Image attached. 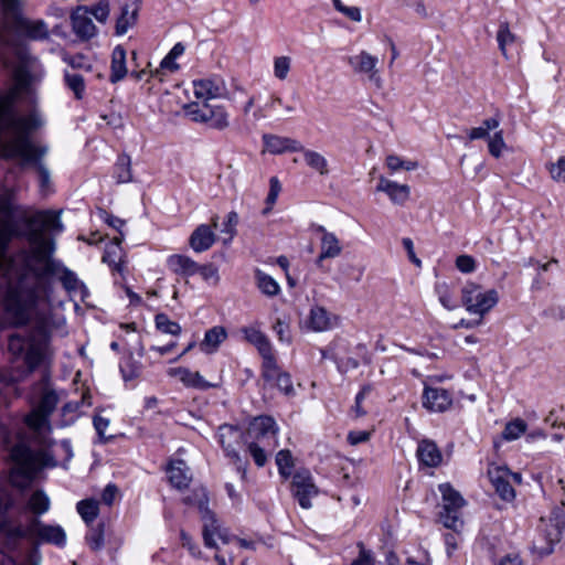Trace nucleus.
<instances>
[{"instance_id": "nucleus-1", "label": "nucleus", "mask_w": 565, "mask_h": 565, "mask_svg": "<svg viewBox=\"0 0 565 565\" xmlns=\"http://www.w3.org/2000/svg\"><path fill=\"white\" fill-rule=\"evenodd\" d=\"M55 242L44 238L40 232L31 237V249L18 254L14 267L8 275L9 291L7 311L14 323L24 326L30 322L35 305L40 299L44 279L58 276L63 287L70 292L87 294V288L76 274L66 268L60 260L53 258Z\"/></svg>"}, {"instance_id": "nucleus-2", "label": "nucleus", "mask_w": 565, "mask_h": 565, "mask_svg": "<svg viewBox=\"0 0 565 565\" xmlns=\"http://www.w3.org/2000/svg\"><path fill=\"white\" fill-rule=\"evenodd\" d=\"M42 124V119L36 111H32L20 119L7 116V119L4 118V121H0V125L11 129V137L9 140L1 142L0 158H19L23 163H32L39 174L41 191L45 192L51 184L50 171L42 161V158L47 152V147H38L30 140V135L40 128Z\"/></svg>"}, {"instance_id": "nucleus-3", "label": "nucleus", "mask_w": 565, "mask_h": 565, "mask_svg": "<svg viewBox=\"0 0 565 565\" xmlns=\"http://www.w3.org/2000/svg\"><path fill=\"white\" fill-rule=\"evenodd\" d=\"M29 535L57 546H63L66 540L65 532L61 526L43 524L36 518L30 521L28 527H23L19 520L10 516L0 520V543L7 548H17L20 542Z\"/></svg>"}, {"instance_id": "nucleus-4", "label": "nucleus", "mask_w": 565, "mask_h": 565, "mask_svg": "<svg viewBox=\"0 0 565 565\" xmlns=\"http://www.w3.org/2000/svg\"><path fill=\"white\" fill-rule=\"evenodd\" d=\"M10 457L13 461L10 479L12 484L20 489L29 487L38 471L45 465V455L33 451L23 443L12 447Z\"/></svg>"}, {"instance_id": "nucleus-5", "label": "nucleus", "mask_w": 565, "mask_h": 565, "mask_svg": "<svg viewBox=\"0 0 565 565\" xmlns=\"http://www.w3.org/2000/svg\"><path fill=\"white\" fill-rule=\"evenodd\" d=\"M15 211L12 193L0 192V271L2 274H10L18 260V254L14 257L8 255V246L13 237L11 222Z\"/></svg>"}, {"instance_id": "nucleus-6", "label": "nucleus", "mask_w": 565, "mask_h": 565, "mask_svg": "<svg viewBox=\"0 0 565 565\" xmlns=\"http://www.w3.org/2000/svg\"><path fill=\"white\" fill-rule=\"evenodd\" d=\"M8 349L14 356H23L28 373L40 366L49 355V343L45 338L26 341L19 334L9 338Z\"/></svg>"}, {"instance_id": "nucleus-7", "label": "nucleus", "mask_w": 565, "mask_h": 565, "mask_svg": "<svg viewBox=\"0 0 565 565\" xmlns=\"http://www.w3.org/2000/svg\"><path fill=\"white\" fill-rule=\"evenodd\" d=\"M439 491L443 498L439 520L445 527L459 533L463 527L461 509L465 505V500L449 483L440 484Z\"/></svg>"}, {"instance_id": "nucleus-8", "label": "nucleus", "mask_w": 565, "mask_h": 565, "mask_svg": "<svg viewBox=\"0 0 565 565\" xmlns=\"http://www.w3.org/2000/svg\"><path fill=\"white\" fill-rule=\"evenodd\" d=\"M462 305L470 313L478 315L480 319L476 324H480L483 316L489 312L499 301L497 290H482L479 285L467 284L461 290Z\"/></svg>"}, {"instance_id": "nucleus-9", "label": "nucleus", "mask_w": 565, "mask_h": 565, "mask_svg": "<svg viewBox=\"0 0 565 565\" xmlns=\"http://www.w3.org/2000/svg\"><path fill=\"white\" fill-rule=\"evenodd\" d=\"M565 527V516L562 510L552 511L548 519L541 518L539 531L545 541L544 544L535 543L534 548L540 555H548L553 552L554 544L558 543Z\"/></svg>"}, {"instance_id": "nucleus-10", "label": "nucleus", "mask_w": 565, "mask_h": 565, "mask_svg": "<svg viewBox=\"0 0 565 565\" xmlns=\"http://www.w3.org/2000/svg\"><path fill=\"white\" fill-rule=\"evenodd\" d=\"M243 436L242 429L237 426L222 425L218 428V441L222 448L235 466L237 472L241 473L242 480H245L247 462L242 460L236 450V447L243 441Z\"/></svg>"}, {"instance_id": "nucleus-11", "label": "nucleus", "mask_w": 565, "mask_h": 565, "mask_svg": "<svg viewBox=\"0 0 565 565\" xmlns=\"http://www.w3.org/2000/svg\"><path fill=\"white\" fill-rule=\"evenodd\" d=\"M185 109L192 120L209 124L213 129L224 130L230 126L228 114L223 106H213L207 102L203 105L191 103Z\"/></svg>"}, {"instance_id": "nucleus-12", "label": "nucleus", "mask_w": 565, "mask_h": 565, "mask_svg": "<svg viewBox=\"0 0 565 565\" xmlns=\"http://www.w3.org/2000/svg\"><path fill=\"white\" fill-rule=\"evenodd\" d=\"M199 503L201 520L203 522L202 534L205 546L210 548H217L214 535H216L223 543H230L232 541V537L228 535L225 529L221 527L215 514L209 509V507H205L204 498H201V501Z\"/></svg>"}, {"instance_id": "nucleus-13", "label": "nucleus", "mask_w": 565, "mask_h": 565, "mask_svg": "<svg viewBox=\"0 0 565 565\" xmlns=\"http://www.w3.org/2000/svg\"><path fill=\"white\" fill-rule=\"evenodd\" d=\"M291 492L301 508H311L310 500L318 494V488L308 470H299L292 476Z\"/></svg>"}, {"instance_id": "nucleus-14", "label": "nucleus", "mask_w": 565, "mask_h": 565, "mask_svg": "<svg viewBox=\"0 0 565 565\" xmlns=\"http://www.w3.org/2000/svg\"><path fill=\"white\" fill-rule=\"evenodd\" d=\"M25 224L29 226L28 241L31 244V237L34 232H40L44 238H49L44 230L49 228L55 232L63 230V224L60 220V212L55 211H40L25 218Z\"/></svg>"}, {"instance_id": "nucleus-15", "label": "nucleus", "mask_w": 565, "mask_h": 565, "mask_svg": "<svg viewBox=\"0 0 565 565\" xmlns=\"http://www.w3.org/2000/svg\"><path fill=\"white\" fill-rule=\"evenodd\" d=\"M277 427L273 417H255L246 431L249 441L255 443H276Z\"/></svg>"}, {"instance_id": "nucleus-16", "label": "nucleus", "mask_w": 565, "mask_h": 565, "mask_svg": "<svg viewBox=\"0 0 565 565\" xmlns=\"http://www.w3.org/2000/svg\"><path fill=\"white\" fill-rule=\"evenodd\" d=\"M348 63L358 74H366L369 79L375 84L377 88L382 87V79L376 68L377 57L361 51L359 54L349 56Z\"/></svg>"}, {"instance_id": "nucleus-17", "label": "nucleus", "mask_w": 565, "mask_h": 565, "mask_svg": "<svg viewBox=\"0 0 565 565\" xmlns=\"http://www.w3.org/2000/svg\"><path fill=\"white\" fill-rule=\"evenodd\" d=\"M510 475V470L505 467L491 465L488 468V478L497 494L508 502H511L515 498V491L509 480Z\"/></svg>"}, {"instance_id": "nucleus-18", "label": "nucleus", "mask_w": 565, "mask_h": 565, "mask_svg": "<svg viewBox=\"0 0 565 565\" xmlns=\"http://www.w3.org/2000/svg\"><path fill=\"white\" fill-rule=\"evenodd\" d=\"M262 376L266 382L273 383L286 395L294 393L290 375L278 367L275 356L263 362Z\"/></svg>"}, {"instance_id": "nucleus-19", "label": "nucleus", "mask_w": 565, "mask_h": 565, "mask_svg": "<svg viewBox=\"0 0 565 565\" xmlns=\"http://www.w3.org/2000/svg\"><path fill=\"white\" fill-rule=\"evenodd\" d=\"M74 33L82 40H89L96 34V26L89 17L87 7H78L71 14Z\"/></svg>"}, {"instance_id": "nucleus-20", "label": "nucleus", "mask_w": 565, "mask_h": 565, "mask_svg": "<svg viewBox=\"0 0 565 565\" xmlns=\"http://www.w3.org/2000/svg\"><path fill=\"white\" fill-rule=\"evenodd\" d=\"M194 95L198 98H230L225 83L221 78L194 81Z\"/></svg>"}, {"instance_id": "nucleus-21", "label": "nucleus", "mask_w": 565, "mask_h": 565, "mask_svg": "<svg viewBox=\"0 0 565 565\" xmlns=\"http://www.w3.org/2000/svg\"><path fill=\"white\" fill-rule=\"evenodd\" d=\"M262 139L265 149L273 154L298 152V150H302V145L298 140L289 137L265 134Z\"/></svg>"}, {"instance_id": "nucleus-22", "label": "nucleus", "mask_w": 565, "mask_h": 565, "mask_svg": "<svg viewBox=\"0 0 565 565\" xmlns=\"http://www.w3.org/2000/svg\"><path fill=\"white\" fill-rule=\"evenodd\" d=\"M451 403V395L445 388L426 387L424 391L423 405L429 411L443 413Z\"/></svg>"}, {"instance_id": "nucleus-23", "label": "nucleus", "mask_w": 565, "mask_h": 565, "mask_svg": "<svg viewBox=\"0 0 565 565\" xmlns=\"http://www.w3.org/2000/svg\"><path fill=\"white\" fill-rule=\"evenodd\" d=\"M15 28L22 35L33 41L46 40L50 36L47 25L43 20L32 21L20 17L15 20Z\"/></svg>"}, {"instance_id": "nucleus-24", "label": "nucleus", "mask_w": 565, "mask_h": 565, "mask_svg": "<svg viewBox=\"0 0 565 565\" xmlns=\"http://www.w3.org/2000/svg\"><path fill=\"white\" fill-rule=\"evenodd\" d=\"M376 191L386 193L390 200L398 205H403L409 199L411 194L408 185L398 184L384 177L380 178Z\"/></svg>"}, {"instance_id": "nucleus-25", "label": "nucleus", "mask_w": 565, "mask_h": 565, "mask_svg": "<svg viewBox=\"0 0 565 565\" xmlns=\"http://www.w3.org/2000/svg\"><path fill=\"white\" fill-rule=\"evenodd\" d=\"M246 341L255 345L263 358V362L274 358L271 344L268 338L258 329L254 327H244L242 329Z\"/></svg>"}, {"instance_id": "nucleus-26", "label": "nucleus", "mask_w": 565, "mask_h": 565, "mask_svg": "<svg viewBox=\"0 0 565 565\" xmlns=\"http://www.w3.org/2000/svg\"><path fill=\"white\" fill-rule=\"evenodd\" d=\"M216 241V235L211 226L199 225L190 236L189 244L194 252L201 253L210 249Z\"/></svg>"}, {"instance_id": "nucleus-27", "label": "nucleus", "mask_w": 565, "mask_h": 565, "mask_svg": "<svg viewBox=\"0 0 565 565\" xmlns=\"http://www.w3.org/2000/svg\"><path fill=\"white\" fill-rule=\"evenodd\" d=\"M168 373L171 376H178L188 387L207 390L213 386L211 383L206 382L199 372H192L185 367L170 369Z\"/></svg>"}, {"instance_id": "nucleus-28", "label": "nucleus", "mask_w": 565, "mask_h": 565, "mask_svg": "<svg viewBox=\"0 0 565 565\" xmlns=\"http://www.w3.org/2000/svg\"><path fill=\"white\" fill-rule=\"evenodd\" d=\"M342 253V245L339 238L332 233L320 237V254L316 259V265L322 267V262L327 258H335Z\"/></svg>"}, {"instance_id": "nucleus-29", "label": "nucleus", "mask_w": 565, "mask_h": 565, "mask_svg": "<svg viewBox=\"0 0 565 565\" xmlns=\"http://www.w3.org/2000/svg\"><path fill=\"white\" fill-rule=\"evenodd\" d=\"M417 457L426 467H437L440 465L443 456L437 445L430 440H422L417 447Z\"/></svg>"}, {"instance_id": "nucleus-30", "label": "nucleus", "mask_w": 565, "mask_h": 565, "mask_svg": "<svg viewBox=\"0 0 565 565\" xmlns=\"http://www.w3.org/2000/svg\"><path fill=\"white\" fill-rule=\"evenodd\" d=\"M127 75L126 67V51L122 46L118 45L114 49L111 54L110 76L109 81L115 84L121 81Z\"/></svg>"}, {"instance_id": "nucleus-31", "label": "nucleus", "mask_w": 565, "mask_h": 565, "mask_svg": "<svg viewBox=\"0 0 565 565\" xmlns=\"http://www.w3.org/2000/svg\"><path fill=\"white\" fill-rule=\"evenodd\" d=\"M169 481L177 489L186 488L191 481L188 468L183 460L172 461L168 468Z\"/></svg>"}, {"instance_id": "nucleus-32", "label": "nucleus", "mask_w": 565, "mask_h": 565, "mask_svg": "<svg viewBox=\"0 0 565 565\" xmlns=\"http://www.w3.org/2000/svg\"><path fill=\"white\" fill-rule=\"evenodd\" d=\"M169 268L178 274L184 276H192L198 274L199 264L184 255H172L168 258Z\"/></svg>"}, {"instance_id": "nucleus-33", "label": "nucleus", "mask_w": 565, "mask_h": 565, "mask_svg": "<svg viewBox=\"0 0 565 565\" xmlns=\"http://www.w3.org/2000/svg\"><path fill=\"white\" fill-rule=\"evenodd\" d=\"M226 337L227 333L223 327L217 326L209 329L204 334L203 341L200 343L201 351L205 353H213Z\"/></svg>"}, {"instance_id": "nucleus-34", "label": "nucleus", "mask_w": 565, "mask_h": 565, "mask_svg": "<svg viewBox=\"0 0 565 565\" xmlns=\"http://www.w3.org/2000/svg\"><path fill=\"white\" fill-rule=\"evenodd\" d=\"M139 6H135L134 9L130 10V6L128 3L121 7V14L117 19L116 22V33L121 35L125 34L129 28H131L138 17Z\"/></svg>"}, {"instance_id": "nucleus-35", "label": "nucleus", "mask_w": 565, "mask_h": 565, "mask_svg": "<svg viewBox=\"0 0 565 565\" xmlns=\"http://www.w3.org/2000/svg\"><path fill=\"white\" fill-rule=\"evenodd\" d=\"M298 152H302L306 164L312 170L317 171L320 175L328 174V161L321 153L306 149L303 146L302 150H298Z\"/></svg>"}, {"instance_id": "nucleus-36", "label": "nucleus", "mask_w": 565, "mask_h": 565, "mask_svg": "<svg viewBox=\"0 0 565 565\" xmlns=\"http://www.w3.org/2000/svg\"><path fill=\"white\" fill-rule=\"evenodd\" d=\"M247 449L258 467L265 466L267 462V451H271L276 447V443H255L246 441Z\"/></svg>"}, {"instance_id": "nucleus-37", "label": "nucleus", "mask_w": 565, "mask_h": 565, "mask_svg": "<svg viewBox=\"0 0 565 565\" xmlns=\"http://www.w3.org/2000/svg\"><path fill=\"white\" fill-rule=\"evenodd\" d=\"M114 177L118 183L132 181L131 160L128 154H120L114 168Z\"/></svg>"}, {"instance_id": "nucleus-38", "label": "nucleus", "mask_w": 565, "mask_h": 565, "mask_svg": "<svg viewBox=\"0 0 565 565\" xmlns=\"http://www.w3.org/2000/svg\"><path fill=\"white\" fill-rule=\"evenodd\" d=\"M500 125V120L497 117L487 118L482 121L481 126L471 128L468 131L469 140L476 139H489L490 130H495Z\"/></svg>"}, {"instance_id": "nucleus-39", "label": "nucleus", "mask_w": 565, "mask_h": 565, "mask_svg": "<svg viewBox=\"0 0 565 565\" xmlns=\"http://www.w3.org/2000/svg\"><path fill=\"white\" fill-rule=\"evenodd\" d=\"M328 311L322 307H315L310 311L309 327L315 331H324L330 327Z\"/></svg>"}, {"instance_id": "nucleus-40", "label": "nucleus", "mask_w": 565, "mask_h": 565, "mask_svg": "<svg viewBox=\"0 0 565 565\" xmlns=\"http://www.w3.org/2000/svg\"><path fill=\"white\" fill-rule=\"evenodd\" d=\"M28 508L34 514H43L50 509V499L42 490L34 491L29 501Z\"/></svg>"}, {"instance_id": "nucleus-41", "label": "nucleus", "mask_w": 565, "mask_h": 565, "mask_svg": "<svg viewBox=\"0 0 565 565\" xmlns=\"http://www.w3.org/2000/svg\"><path fill=\"white\" fill-rule=\"evenodd\" d=\"M121 237H114L113 243L107 246L104 255L103 262L114 266L117 270H120V262H121V249H120Z\"/></svg>"}, {"instance_id": "nucleus-42", "label": "nucleus", "mask_w": 565, "mask_h": 565, "mask_svg": "<svg viewBox=\"0 0 565 565\" xmlns=\"http://www.w3.org/2000/svg\"><path fill=\"white\" fill-rule=\"evenodd\" d=\"M255 276L257 280V286L263 294L269 297L278 295L280 288L274 278H271L269 275L260 270H256Z\"/></svg>"}, {"instance_id": "nucleus-43", "label": "nucleus", "mask_w": 565, "mask_h": 565, "mask_svg": "<svg viewBox=\"0 0 565 565\" xmlns=\"http://www.w3.org/2000/svg\"><path fill=\"white\" fill-rule=\"evenodd\" d=\"M497 41L502 55L508 58L507 46L516 41V35L510 31L508 22H501L499 24Z\"/></svg>"}, {"instance_id": "nucleus-44", "label": "nucleus", "mask_w": 565, "mask_h": 565, "mask_svg": "<svg viewBox=\"0 0 565 565\" xmlns=\"http://www.w3.org/2000/svg\"><path fill=\"white\" fill-rule=\"evenodd\" d=\"M98 511V502L93 499L82 500L77 503V512L87 524L97 518Z\"/></svg>"}, {"instance_id": "nucleus-45", "label": "nucleus", "mask_w": 565, "mask_h": 565, "mask_svg": "<svg viewBox=\"0 0 565 565\" xmlns=\"http://www.w3.org/2000/svg\"><path fill=\"white\" fill-rule=\"evenodd\" d=\"M156 327L163 333L172 335H179L181 333V327L178 322L172 321L166 313H158L154 317Z\"/></svg>"}, {"instance_id": "nucleus-46", "label": "nucleus", "mask_w": 565, "mask_h": 565, "mask_svg": "<svg viewBox=\"0 0 565 565\" xmlns=\"http://www.w3.org/2000/svg\"><path fill=\"white\" fill-rule=\"evenodd\" d=\"M276 463L278 466V470L281 477L287 479L291 476L294 460L289 450H280L276 456Z\"/></svg>"}, {"instance_id": "nucleus-47", "label": "nucleus", "mask_w": 565, "mask_h": 565, "mask_svg": "<svg viewBox=\"0 0 565 565\" xmlns=\"http://www.w3.org/2000/svg\"><path fill=\"white\" fill-rule=\"evenodd\" d=\"M64 79L67 87L74 93L75 97L81 99L85 92V83L83 76L76 73L66 72Z\"/></svg>"}, {"instance_id": "nucleus-48", "label": "nucleus", "mask_w": 565, "mask_h": 565, "mask_svg": "<svg viewBox=\"0 0 565 565\" xmlns=\"http://www.w3.org/2000/svg\"><path fill=\"white\" fill-rule=\"evenodd\" d=\"M526 430V424L522 419H515L508 423L502 431V437L505 440L518 439Z\"/></svg>"}, {"instance_id": "nucleus-49", "label": "nucleus", "mask_w": 565, "mask_h": 565, "mask_svg": "<svg viewBox=\"0 0 565 565\" xmlns=\"http://www.w3.org/2000/svg\"><path fill=\"white\" fill-rule=\"evenodd\" d=\"M26 425L35 431H42L45 428L50 429L49 415L34 409L25 418Z\"/></svg>"}, {"instance_id": "nucleus-50", "label": "nucleus", "mask_w": 565, "mask_h": 565, "mask_svg": "<svg viewBox=\"0 0 565 565\" xmlns=\"http://www.w3.org/2000/svg\"><path fill=\"white\" fill-rule=\"evenodd\" d=\"M86 542L93 551H98L104 546V524L99 523L92 527L86 535Z\"/></svg>"}, {"instance_id": "nucleus-51", "label": "nucleus", "mask_w": 565, "mask_h": 565, "mask_svg": "<svg viewBox=\"0 0 565 565\" xmlns=\"http://www.w3.org/2000/svg\"><path fill=\"white\" fill-rule=\"evenodd\" d=\"M507 148V145L503 139V131L498 130L493 134V136H490L488 139V149L491 156L494 158H500L502 154V151Z\"/></svg>"}, {"instance_id": "nucleus-52", "label": "nucleus", "mask_w": 565, "mask_h": 565, "mask_svg": "<svg viewBox=\"0 0 565 565\" xmlns=\"http://www.w3.org/2000/svg\"><path fill=\"white\" fill-rule=\"evenodd\" d=\"M291 67V57L277 56L274 58V76L279 81H285Z\"/></svg>"}, {"instance_id": "nucleus-53", "label": "nucleus", "mask_w": 565, "mask_h": 565, "mask_svg": "<svg viewBox=\"0 0 565 565\" xmlns=\"http://www.w3.org/2000/svg\"><path fill=\"white\" fill-rule=\"evenodd\" d=\"M269 184H270V188H269V192L266 198L267 206L263 210V212H262L263 215H267L271 211L273 205L276 203L278 194L281 190V185L276 177L270 178Z\"/></svg>"}, {"instance_id": "nucleus-54", "label": "nucleus", "mask_w": 565, "mask_h": 565, "mask_svg": "<svg viewBox=\"0 0 565 565\" xmlns=\"http://www.w3.org/2000/svg\"><path fill=\"white\" fill-rule=\"evenodd\" d=\"M15 500L11 491L7 488H0V515L2 520L4 516H9L8 512L13 509Z\"/></svg>"}, {"instance_id": "nucleus-55", "label": "nucleus", "mask_w": 565, "mask_h": 565, "mask_svg": "<svg viewBox=\"0 0 565 565\" xmlns=\"http://www.w3.org/2000/svg\"><path fill=\"white\" fill-rule=\"evenodd\" d=\"M57 403V396L54 392H46L42 395L36 411L50 416Z\"/></svg>"}, {"instance_id": "nucleus-56", "label": "nucleus", "mask_w": 565, "mask_h": 565, "mask_svg": "<svg viewBox=\"0 0 565 565\" xmlns=\"http://www.w3.org/2000/svg\"><path fill=\"white\" fill-rule=\"evenodd\" d=\"M548 171L553 180L565 183V157H561L555 163H551Z\"/></svg>"}, {"instance_id": "nucleus-57", "label": "nucleus", "mask_w": 565, "mask_h": 565, "mask_svg": "<svg viewBox=\"0 0 565 565\" xmlns=\"http://www.w3.org/2000/svg\"><path fill=\"white\" fill-rule=\"evenodd\" d=\"M63 60L73 68L86 71H89L92 68L87 57L83 54L66 55Z\"/></svg>"}, {"instance_id": "nucleus-58", "label": "nucleus", "mask_w": 565, "mask_h": 565, "mask_svg": "<svg viewBox=\"0 0 565 565\" xmlns=\"http://www.w3.org/2000/svg\"><path fill=\"white\" fill-rule=\"evenodd\" d=\"M89 14H93L97 21L105 22L109 15V0L98 2L89 10Z\"/></svg>"}, {"instance_id": "nucleus-59", "label": "nucleus", "mask_w": 565, "mask_h": 565, "mask_svg": "<svg viewBox=\"0 0 565 565\" xmlns=\"http://www.w3.org/2000/svg\"><path fill=\"white\" fill-rule=\"evenodd\" d=\"M94 427L97 431L98 438L102 443H106L113 438V436H105V430L109 426V420L99 416L95 415L93 418Z\"/></svg>"}, {"instance_id": "nucleus-60", "label": "nucleus", "mask_w": 565, "mask_h": 565, "mask_svg": "<svg viewBox=\"0 0 565 565\" xmlns=\"http://www.w3.org/2000/svg\"><path fill=\"white\" fill-rule=\"evenodd\" d=\"M204 498V504L205 507H209V498L206 492L203 489L194 490L191 494L183 498V502L188 505H194L200 511V501Z\"/></svg>"}, {"instance_id": "nucleus-61", "label": "nucleus", "mask_w": 565, "mask_h": 565, "mask_svg": "<svg viewBox=\"0 0 565 565\" xmlns=\"http://www.w3.org/2000/svg\"><path fill=\"white\" fill-rule=\"evenodd\" d=\"M456 266L462 273H472L476 268V262L469 255H460L456 259Z\"/></svg>"}, {"instance_id": "nucleus-62", "label": "nucleus", "mask_w": 565, "mask_h": 565, "mask_svg": "<svg viewBox=\"0 0 565 565\" xmlns=\"http://www.w3.org/2000/svg\"><path fill=\"white\" fill-rule=\"evenodd\" d=\"M238 224V215L232 211L227 214L226 222L224 223L223 232L228 234V241H231L236 234V225Z\"/></svg>"}, {"instance_id": "nucleus-63", "label": "nucleus", "mask_w": 565, "mask_h": 565, "mask_svg": "<svg viewBox=\"0 0 565 565\" xmlns=\"http://www.w3.org/2000/svg\"><path fill=\"white\" fill-rule=\"evenodd\" d=\"M198 274L206 281L214 280V284L218 280L217 269L212 264L199 265Z\"/></svg>"}, {"instance_id": "nucleus-64", "label": "nucleus", "mask_w": 565, "mask_h": 565, "mask_svg": "<svg viewBox=\"0 0 565 565\" xmlns=\"http://www.w3.org/2000/svg\"><path fill=\"white\" fill-rule=\"evenodd\" d=\"M359 546L361 547L360 555L350 565H374L372 553L366 551L362 544H359Z\"/></svg>"}]
</instances>
